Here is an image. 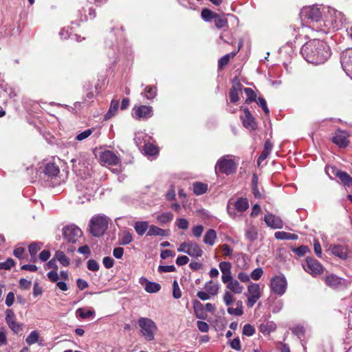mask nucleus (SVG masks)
<instances>
[{"instance_id":"45","label":"nucleus","mask_w":352,"mask_h":352,"mask_svg":"<svg viewBox=\"0 0 352 352\" xmlns=\"http://www.w3.org/2000/svg\"><path fill=\"white\" fill-rule=\"evenodd\" d=\"M39 334L37 331H32L26 338L25 341L29 345H32L38 342Z\"/></svg>"},{"instance_id":"61","label":"nucleus","mask_w":352,"mask_h":352,"mask_svg":"<svg viewBox=\"0 0 352 352\" xmlns=\"http://www.w3.org/2000/svg\"><path fill=\"white\" fill-rule=\"evenodd\" d=\"M198 329L204 333H206L209 331V325L204 321H197V322Z\"/></svg>"},{"instance_id":"15","label":"nucleus","mask_w":352,"mask_h":352,"mask_svg":"<svg viewBox=\"0 0 352 352\" xmlns=\"http://www.w3.org/2000/svg\"><path fill=\"white\" fill-rule=\"evenodd\" d=\"M340 63L346 73H352V49L342 52Z\"/></svg>"},{"instance_id":"63","label":"nucleus","mask_w":352,"mask_h":352,"mask_svg":"<svg viewBox=\"0 0 352 352\" xmlns=\"http://www.w3.org/2000/svg\"><path fill=\"white\" fill-rule=\"evenodd\" d=\"M231 267V263L227 261H223L219 263V268L221 272L230 271Z\"/></svg>"},{"instance_id":"57","label":"nucleus","mask_w":352,"mask_h":352,"mask_svg":"<svg viewBox=\"0 0 352 352\" xmlns=\"http://www.w3.org/2000/svg\"><path fill=\"white\" fill-rule=\"evenodd\" d=\"M244 92L247 96L246 102L255 100L256 94L251 88H244Z\"/></svg>"},{"instance_id":"52","label":"nucleus","mask_w":352,"mask_h":352,"mask_svg":"<svg viewBox=\"0 0 352 352\" xmlns=\"http://www.w3.org/2000/svg\"><path fill=\"white\" fill-rule=\"evenodd\" d=\"M173 296L175 299H179L182 297V292L177 280H174L173 283Z\"/></svg>"},{"instance_id":"36","label":"nucleus","mask_w":352,"mask_h":352,"mask_svg":"<svg viewBox=\"0 0 352 352\" xmlns=\"http://www.w3.org/2000/svg\"><path fill=\"white\" fill-rule=\"evenodd\" d=\"M157 221L161 224H165L172 221L173 219V214L170 212H163L156 217Z\"/></svg>"},{"instance_id":"16","label":"nucleus","mask_w":352,"mask_h":352,"mask_svg":"<svg viewBox=\"0 0 352 352\" xmlns=\"http://www.w3.org/2000/svg\"><path fill=\"white\" fill-rule=\"evenodd\" d=\"M266 225L272 229H280L283 227V223L279 217L272 213H267L264 217Z\"/></svg>"},{"instance_id":"40","label":"nucleus","mask_w":352,"mask_h":352,"mask_svg":"<svg viewBox=\"0 0 352 352\" xmlns=\"http://www.w3.org/2000/svg\"><path fill=\"white\" fill-rule=\"evenodd\" d=\"M207 184L196 182L193 184V192L196 195H201L207 191Z\"/></svg>"},{"instance_id":"53","label":"nucleus","mask_w":352,"mask_h":352,"mask_svg":"<svg viewBox=\"0 0 352 352\" xmlns=\"http://www.w3.org/2000/svg\"><path fill=\"white\" fill-rule=\"evenodd\" d=\"M255 333L254 328L250 324H246L243 328V334L247 336H252Z\"/></svg>"},{"instance_id":"3","label":"nucleus","mask_w":352,"mask_h":352,"mask_svg":"<svg viewBox=\"0 0 352 352\" xmlns=\"http://www.w3.org/2000/svg\"><path fill=\"white\" fill-rule=\"evenodd\" d=\"M322 34H328L336 31L342 26L346 19L344 14L331 8H323Z\"/></svg>"},{"instance_id":"35","label":"nucleus","mask_w":352,"mask_h":352,"mask_svg":"<svg viewBox=\"0 0 352 352\" xmlns=\"http://www.w3.org/2000/svg\"><path fill=\"white\" fill-rule=\"evenodd\" d=\"M148 236H166L167 232L156 226H151L147 232Z\"/></svg>"},{"instance_id":"25","label":"nucleus","mask_w":352,"mask_h":352,"mask_svg":"<svg viewBox=\"0 0 352 352\" xmlns=\"http://www.w3.org/2000/svg\"><path fill=\"white\" fill-rule=\"evenodd\" d=\"M192 304L196 317L202 320L206 319L207 316L204 311L203 305L197 300H194Z\"/></svg>"},{"instance_id":"38","label":"nucleus","mask_w":352,"mask_h":352,"mask_svg":"<svg viewBox=\"0 0 352 352\" xmlns=\"http://www.w3.org/2000/svg\"><path fill=\"white\" fill-rule=\"evenodd\" d=\"M248 206V201L245 198H240L234 203V208L241 212L245 211Z\"/></svg>"},{"instance_id":"39","label":"nucleus","mask_w":352,"mask_h":352,"mask_svg":"<svg viewBox=\"0 0 352 352\" xmlns=\"http://www.w3.org/2000/svg\"><path fill=\"white\" fill-rule=\"evenodd\" d=\"M338 177L347 187H352V177L346 172L340 171Z\"/></svg>"},{"instance_id":"21","label":"nucleus","mask_w":352,"mask_h":352,"mask_svg":"<svg viewBox=\"0 0 352 352\" xmlns=\"http://www.w3.org/2000/svg\"><path fill=\"white\" fill-rule=\"evenodd\" d=\"M16 96V94L14 88L10 87L6 82L0 83V97L3 98L7 97L13 98Z\"/></svg>"},{"instance_id":"56","label":"nucleus","mask_w":352,"mask_h":352,"mask_svg":"<svg viewBox=\"0 0 352 352\" xmlns=\"http://www.w3.org/2000/svg\"><path fill=\"white\" fill-rule=\"evenodd\" d=\"M263 274V271L262 268L258 267L252 271L250 277L254 280H258L261 277Z\"/></svg>"},{"instance_id":"2","label":"nucleus","mask_w":352,"mask_h":352,"mask_svg":"<svg viewBox=\"0 0 352 352\" xmlns=\"http://www.w3.org/2000/svg\"><path fill=\"white\" fill-rule=\"evenodd\" d=\"M301 16L307 19L308 25L302 27V32L306 34L307 38L314 36V32L322 33V14H323V8L322 10L317 6H311L304 8L300 12Z\"/></svg>"},{"instance_id":"8","label":"nucleus","mask_w":352,"mask_h":352,"mask_svg":"<svg viewBox=\"0 0 352 352\" xmlns=\"http://www.w3.org/2000/svg\"><path fill=\"white\" fill-rule=\"evenodd\" d=\"M248 297L247 306L252 307L256 301L261 297V288L258 284L251 283L248 286V291L245 294Z\"/></svg>"},{"instance_id":"9","label":"nucleus","mask_w":352,"mask_h":352,"mask_svg":"<svg viewBox=\"0 0 352 352\" xmlns=\"http://www.w3.org/2000/svg\"><path fill=\"white\" fill-rule=\"evenodd\" d=\"M324 280L327 286L333 289L346 288L349 285L347 280L340 278L333 274H330L324 276Z\"/></svg>"},{"instance_id":"37","label":"nucleus","mask_w":352,"mask_h":352,"mask_svg":"<svg viewBox=\"0 0 352 352\" xmlns=\"http://www.w3.org/2000/svg\"><path fill=\"white\" fill-rule=\"evenodd\" d=\"M148 228V222L146 221H137L134 225V229L137 234L142 236Z\"/></svg>"},{"instance_id":"49","label":"nucleus","mask_w":352,"mask_h":352,"mask_svg":"<svg viewBox=\"0 0 352 352\" xmlns=\"http://www.w3.org/2000/svg\"><path fill=\"white\" fill-rule=\"evenodd\" d=\"M236 53H232V54H227L224 56H223L219 60V67H223L225 65H226L228 62L230 61V58L234 57L235 56Z\"/></svg>"},{"instance_id":"32","label":"nucleus","mask_w":352,"mask_h":352,"mask_svg":"<svg viewBox=\"0 0 352 352\" xmlns=\"http://www.w3.org/2000/svg\"><path fill=\"white\" fill-rule=\"evenodd\" d=\"M133 240V236L131 232L128 230L123 231L119 236L118 243L120 245L129 244Z\"/></svg>"},{"instance_id":"27","label":"nucleus","mask_w":352,"mask_h":352,"mask_svg":"<svg viewBox=\"0 0 352 352\" xmlns=\"http://www.w3.org/2000/svg\"><path fill=\"white\" fill-rule=\"evenodd\" d=\"M242 85L240 83H236L233 85L230 91V100L232 102H236L239 100V92L241 90Z\"/></svg>"},{"instance_id":"1","label":"nucleus","mask_w":352,"mask_h":352,"mask_svg":"<svg viewBox=\"0 0 352 352\" xmlns=\"http://www.w3.org/2000/svg\"><path fill=\"white\" fill-rule=\"evenodd\" d=\"M301 54L307 62L319 65L327 60L331 52L326 43L320 39L313 38L302 45Z\"/></svg>"},{"instance_id":"5","label":"nucleus","mask_w":352,"mask_h":352,"mask_svg":"<svg viewBox=\"0 0 352 352\" xmlns=\"http://www.w3.org/2000/svg\"><path fill=\"white\" fill-rule=\"evenodd\" d=\"M109 219L104 215L96 214L89 221V230L91 234L98 237L104 234L108 228Z\"/></svg>"},{"instance_id":"33","label":"nucleus","mask_w":352,"mask_h":352,"mask_svg":"<svg viewBox=\"0 0 352 352\" xmlns=\"http://www.w3.org/2000/svg\"><path fill=\"white\" fill-rule=\"evenodd\" d=\"M204 289L207 291L211 296H215L219 292V285L212 280H210L206 283L204 285Z\"/></svg>"},{"instance_id":"30","label":"nucleus","mask_w":352,"mask_h":352,"mask_svg":"<svg viewBox=\"0 0 352 352\" xmlns=\"http://www.w3.org/2000/svg\"><path fill=\"white\" fill-rule=\"evenodd\" d=\"M142 95L148 100H153L157 96V88L154 86H146L144 91L142 92Z\"/></svg>"},{"instance_id":"17","label":"nucleus","mask_w":352,"mask_h":352,"mask_svg":"<svg viewBox=\"0 0 352 352\" xmlns=\"http://www.w3.org/2000/svg\"><path fill=\"white\" fill-rule=\"evenodd\" d=\"M348 134L346 132L341 130H338L332 138L333 142L337 144L339 147H346L349 144Z\"/></svg>"},{"instance_id":"11","label":"nucleus","mask_w":352,"mask_h":352,"mask_svg":"<svg viewBox=\"0 0 352 352\" xmlns=\"http://www.w3.org/2000/svg\"><path fill=\"white\" fill-rule=\"evenodd\" d=\"M6 322L14 333H19L23 329V324L16 322L14 311L8 309L6 311Z\"/></svg>"},{"instance_id":"4","label":"nucleus","mask_w":352,"mask_h":352,"mask_svg":"<svg viewBox=\"0 0 352 352\" xmlns=\"http://www.w3.org/2000/svg\"><path fill=\"white\" fill-rule=\"evenodd\" d=\"M140 333L147 341H152L157 331L155 322L149 318L140 317L138 320Z\"/></svg>"},{"instance_id":"20","label":"nucleus","mask_w":352,"mask_h":352,"mask_svg":"<svg viewBox=\"0 0 352 352\" xmlns=\"http://www.w3.org/2000/svg\"><path fill=\"white\" fill-rule=\"evenodd\" d=\"M186 254H188L191 257H200L203 254V250L197 243L192 241H188Z\"/></svg>"},{"instance_id":"31","label":"nucleus","mask_w":352,"mask_h":352,"mask_svg":"<svg viewBox=\"0 0 352 352\" xmlns=\"http://www.w3.org/2000/svg\"><path fill=\"white\" fill-rule=\"evenodd\" d=\"M44 173L49 177H53L58 175L59 173L58 167L53 163L47 164L45 168Z\"/></svg>"},{"instance_id":"26","label":"nucleus","mask_w":352,"mask_h":352,"mask_svg":"<svg viewBox=\"0 0 352 352\" xmlns=\"http://www.w3.org/2000/svg\"><path fill=\"white\" fill-rule=\"evenodd\" d=\"M274 236L278 240H296L298 238L297 234H292L285 231L276 232Z\"/></svg>"},{"instance_id":"29","label":"nucleus","mask_w":352,"mask_h":352,"mask_svg":"<svg viewBox=\"0 0 352 352\" xmlns=\"http://www.w3.org/2000/svg\"><path fill=\"white\" fill-rule=\"evenodd\" d=\"M54 257L63 266L67 267L69 265L70 260L63 251L57 250Z\"/></svg>"},{"instance_id":"34","label":"nucleus","mask_w":352,"mask_h":352,"mask_svg":"<svg viewBox=\"0 0 352 352\" xmlns=\"http://www.w3.org/2000/svg\"><path fill=\"white\" fill-rule=\"evenodd\" d=\"M217 238V233L214 230L210 229L205 234L204 242L209 245H213Z\"/></svg>"},{"instance_id":"19","label":"nucleus","mask_w":352,"mask_h":352,"mask_svg":"<svg viewBox=\"0 0 352 352\" xmlns=\"http://www.w3.org/2000/svg\"><path fill=\"white\" fill-rule=\"evenodd\" d=\"M139 283L142 285H144V289L148 293H156L159 292L161 289V286L159 283L148 281L144 277H141L139 280Z\"/></svg>"},{"instance_id":"50","label":"nucleus","mask_w":352,"mask_h":352,"mask_svg":"<svg viewBox=\"0 0 352 352\" xmlns=\"http://www.w3.org/2000/svg\"><path fill=\"white\" fill-rule=\"evenodd\" d=\"M175 224L178 227V228L182 230H187L189 226V223L188 220L184 218L177 219Z\"/></svg>"},{"instance_id":"51","label":"nucleus","mask_w":352,"mask_h":352,"mask_svg":"<svg viewBox=\"0 0 352 352\" xmlns=\"http://www.w3.org/2000/svg\"><path fill=\"white\" fill-rule=\"evenodd\" d=\"M14 264L15 262L14 261V260L12 258H9L6 261L0 263V270L3 269L9 270L14 265Z\"/></svg>"},{"instance_id":"47","label":"nucleus","mask_w":352,"mask_h":352,"mask_svg":"<svg viewBox=\"0 0 352 352\" xmlns=\"http://www.w3.org/2000/svg\"><path fill=\"white\" fill-rule=\"evenodd\" d=\"M144 153L148 155H155L157 153V148L152 144H145L144 146Z\"/></svg>"},{"instance_id":"41","label":"nucleus","mask_w":352,"mask_h":352,"mask_svg":"<svg viewBox=\"0 0 352 352\" xmlns=\"http://www.w3.org/2000/svg\"><path fill=\"white\" fill-rule=\"evenodd\" d=\"M214 20L215 26L219 29L228 26V20L225 15H219L217 14Z\"/></svg>"},{"instance_id":"55","label":"nucleus","mask_w":352,"mask_h":352,"mask_svg":"<svg viewBox=\"0 0 352 352\" xmlns=\"http://www.w3.org/2000/svg\"><path fill=\"white\" fill-rule=\"evenodd\" d=\"M87 268L92 272H97L99 270V264L96 261L90 259L87 261Z\"/></svg>"},{"instance_id":"42","label":"nucleus","mask_w":352,"mask_h":352,"mask_svg":"<svg viewBox=\"0 0 352 352\" xmlns=\"http://www.w3.org/2000/svg\"><path fill=\"white\" fill-rule=\"evenodd\" d=\"M41 249V244L34 243L30 245L29 246V252L31 255L32 261L35 262L36 259L37 252Z\"/></svg>"},{"instance_id":"22","label":"nucleus","mask_w":352,"mask_h":352,"mask_svg":"<svg viewBox=\"0 0 352 352\" xmlns=\"http://www.w3.org/2000/svg\"><path fill=\"white\" fill-rule=\"evenodd\" d=\"M243 126L246 128L254 129L256 127V123L254 118L251 115L250 111L246 109L244 110V115L241 116Z\"/></svg>"},{"instance_id":"28","label":"nucleus","mask_w":352,"mask_h":352,"mask_svg":"<svg viewBox=\"0 0 352 352\" xmlns=\"http://www.w3.org/2000/svg\"><path fill=\"white\" fill-rule=\"evenodd\" d=\"M118 107H119V101L113 100L111 102V105H110L108 112L104 115V119L106 120H107L111 119L112 117H113L116 114V113L118 110Z\"/></svg>"},{"instance_id":"48","label":"nucleus","mask_w":352,"mask_h":352,"mask_svg":"<svg viewBox=\"0 0 352 352\" xmlns=\"http://www.w3.org/2000/svg\"><path fill=\"white\" fill-rule=\"evenodd\" d=\"M341 170H338L333 166H327L325 168V172L329 178L333 179V177H338Z\"/></svg>"},{"instance_id":"23","label":"nucleus","mask_w":352,"mask_h":352,"mask_svg":"<svg viewBox=\"0 0 352 352\" xmlns=\"http://www.w3.org/2000/svg\"><path fill=\"white\" fill-rule=\"evenodd\" d=\"M258 233L257 228L254 225H249L245 229V239L253 242L258 239Z\"/></svg>"},{"instance_id":"6","label":"nucleus","mask_w":352,"mask_h":352,"mask_svg":"<svg viewBox=\"0 0 352 352\" xmlns=\"http://www.w3.org/2000/svg\"><path fill=\"white\" fill-rule=\"evenodd\" d=\"M236 170V163L233 155H227L220 157L215 165L216 173L227 175L234 173Z\"/></svg>"},{"instance_id":"12","label":"nucleus","mask_w":352,"mask_h":352,"mask_svg":"<svg viewBox=\"0 0 352 352\" xmlns=\"http://www.w3.org/2000/svg\"><path fill=\"white\" fill-rule=\"evenodd\" d=\"M303 267L307 272L314 276L320 274L323 271L322 265L317 260L312 258H307L306 259Z\"/></svg>"},{"instance_id":"18","label":"nucleus","mask_w":352,"mask_h":352,"mask_svg":"<svg viewBox=\"0 0 352 352\" xmlns=\"http://www.w3.org/2000/svg\"><path fill=\"white\" fill-rule=\"evenodd\" d=\"M330 250L333 254L342 259H346L349 257V250L346 246L342 245H331Z\"/></svg>"},{"instance_id":"7","label":"nucleus","mask_w":352,"mask_h":352,"mask_svg":"<svg viewBox=\"0 0 352 352\" xmlns=\"http://www.w3.org/2000/svg\"><path fill=\"white\" fill-rule=\"evenodd\" d=\"M287 287V282L284 275L275 276L271 280V290L276 294L279 296L283 295Z\"/></svg>"},{"instance_id":"46","label":"nucleus","mask_w":352,"mask_h":352,"mask_svg":"<svg viewBox=\"0 0 352 352\" xmlns=\"http://www.w3.org/2000/svg\"><path fill=\"white\" fill-rule=\"evenodd\" d=\"M95 131L96 129L94 128L88 129L78 134L76 137V140L78 141H82L89 138L92 133L95 132Z\"/></svg>"},{"instance_id":"60","label":"nucleus","mask_w":352,"mask_h":352,"mask_svg":"<svg viewBox=\"0 0 352 352\" xmlns=\"http://www.w3.org/2000/svg\"><path fill=\"white\" fill-rule=\"evenodd\" d=\"M203 231L204 227L201 225L196 226L192 229V234L197 238H199L201 236Z\"/></svg>"},{"instance_id":"44","label":"nucleus","mask_w":352,"mask_h":352,"mask_svg":"<svg viewBox=\"0 0 352 352\" xmlns=\"http://www.w3.org/2000/svg\"><path fill=\"white\" fill-rule=\"evenodd\" d=\"M217 14V13H214L207 8H204L201 11V17L207 22L210 21L212 19H214Z\"/></svg>"},{"instance_id":"59","label":"nucleus","mask_w":352,"mask_h":352,"mask_svg":"<svg viewBox=\"0 0 352 352\" xmlns=\"http://www.w3.org/2000/svg\"><path fill=\"white\" fill-rule=\"evenodd\" d=\"M257 104L261 107L266 115H268L270 110L267 108L266 101L264 98L259 97L256 101Z\"/></svg>"},{"instance_id":"62","label":"nucleus","mask_w":352,"mask_h":352,"mask_svg":"<svg viewBox=\"0 0 352 352\" xmlns=\"http://www.w3.org/2000/svg\"><path fill=\"white\" fill-rule=\"evenodd\" d=\"M176 270L174 265H160L158 271L160 272H173Z\"/></svg>"},{"instance_id":"54","label":"nucleus","mask_w":352,"mask_h":352,"mask_svg":"<svg viewBox=\"0 0 352 352\" xmlns=\"http://www.w3.org/2000/svg\"><path fill=\"white\" fill-rule=\"evenodd\" d=\"M223 301L226 305L229 306L234 302V296L232 292L226 291L223 295Z\"/></svg>"},{"instance_id":"58","label":"nucleus","mask_w":352,"mask_h":352,"mask_svg":"<svg viewBox=\"0 0 352 352\" xmlns=\"http://www.w3.org/2000/svg\"><path fill=\"white\" fill-rule=\"evenodd\" d=\"M283 307V301L278 300L272 305V311L273 313H278Z\"/></svg>"},{"instance_id":"13","label":"nucleus","mask_w":352,"mask_h":352,"mask_svg":"<svg viewBox=\"0 0 352 352\" xmlns=\"http://www.w3.org/2000/svg\"><path fill=\"white\" fill-rule=\"evenodd\" d=\"M153 116V108L150 106L140 105L135 107L132 110V116L135 119H148Z\"/></svg>"},{"instance_id":"64","label":"nucleus","mask_w":352,"mask_h":352,"mask_svg":"<svg viewBox=\"0 0 352 352\" xmlns=\"http://www.w3.org/2000/svg\"><path fill=\"white\" fill-rule=\"evenodd\" d=\"M102 263L106 268L109 269L113 266L114 260L111 257L106 256L103 258Z\"/></svg>"},{"instance_id":"43","label":"nucleus","mask_w":352,"mask_h":352,"mask_svg":"<svg viewBox=\"0 0 352 352\" xmlns=\"http://www.w3.org/2000/svg\"><path fill=\"white\" fill-rule=\"evenodd\" d=\"M76 316L82 319H86L95 315V311L92 309L85 311L83 308H78L76 311Z\"/></svg>"},{"instance_id":"24","label":"nucleus","mask_w":352,"mask_h":352,"mask_svg":"<svg viewBox=\"0 0 352 352\" xmlns=\"http://www.w3.org/2000/svg\"><path fill=\"white\" fill-rule=\"evenodd\" d=\"M226 284L227 289H229V292L233 294H240L243 290V286L241 285L237 280L234 278Z\"/></svg>"},{"instance_id":"10","label":"nucleus","mask_w":352,"mask_h":352,"mask_svg":"<svg viewBox=\"0 0 352 352\" xmlns=\"http://www.w3.org/2000/svg\"><path fill=\"white\" fill-rule=\"evenodd\" d=\"M82 234V232L81 230L74 225L65 226L63 229V237L69 243H76Z\"/></svg>"},{"instance_id":"14","label":"nucleus","mask_w":352,"mask_h":352,"mask_svg":"<svg viewBox=\"0 0 352 352\" xmlns=\"http://www.w3.org/2000/svg\"><path fill=\"white\" fill-rule=\"evenodd\" d=\"M100 160L105 166L117 165L120 162V160L117 155L111 151H104L100 155Z\"/></svg>"}]
</instances>
